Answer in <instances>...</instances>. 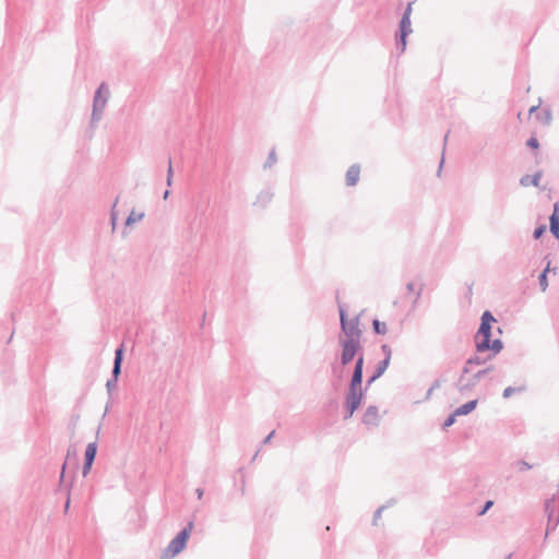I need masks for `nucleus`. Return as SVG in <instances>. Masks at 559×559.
<instances>
[{
	"label": "nucleus",
	"instance_id": "nucleus-1",
	"mask_svg": "<svg viewBox=\"0 0 559 559\" xmlns=\"http://www.w3.org/2000/svg\"><path fill=\"white\" fill-rule=\"evenodd\" d=\"M493 322H496V318L492 313L489 310L484 311L474 336L477 353L490 352V356H496L503 349V342L500 338L491 340Z\"/></svg>",
	"mask_w": 559,
	"mask_h": 559
},
{
	"label": "nucleus",
	"instance_id": "nucleus-2",
	"mask_svg": "<svg viewBox=\"0 0 559 559\" xmlns=\"http://www.w3.org/2000/svg\"><path fill=\"white\" fill-rule=\"evenodd\" d=\"M493 369L495 367L492 365H489L483 369L477 370L476 372L472 371L471 373H463L462 371L460 378L454 383V386L461 394L471 392L475 388V385L480 381V379L487 376Z\"/></svg>",
	"mask_w": 559,
	"mask_h": 559
},
{
	"label": "nucleus",
	"instance_id": "nucleus-3",
	"mask_svg": "<svg viewBox=\"0 0 559 559\" xmlns=\"http://www.w3.org/2000/svg\"><path fill=\"white\" fill-rule=\"evenodd\" d=\"M341 330L345 334V338L360 340L361 330L359 329V316L348 319L347 311L344 307H338Z\"/></svg>",
	"mask_w": 559,
	"mask_h": 559
},
{
	"label": "nucleus",
	"instance_id": "nucleus-4",
	"mask_svg": "<svg viewBox=\"0 0 559 559\" xmlns=\"http://www.w3.org/2000/svg\"><path fill=\"white\" fill-rule=\"evenodd\" d=\"M338 343L342 349L340 361L346 366L349 365L362 349L360 340L340 337Z\"/></svg>",
	"mask_w": 559,
	"mask_h": 559
},
{
	"label": "nucleus",
	"instance_id": "nucleus-5",
	"mask_svg": "<svg viewBox=\"0 0 559 559\" xmlns=\"http://www.w3.org/2000/svg\"><path fill=\"white\" fill-rule=\"evenodd\" d=\"M193 522L190 521L168 544L166 551L173 557L180 554L187 546V542L190 538L193 530Z\"/></svg>",
	"mask_w": 559,
	"mask_h": 559
},
{
	"label": "nucleus",
	"instance_id": "nucleus-6",
	"mask_svg": "<svg viewBox=\"0 0 559 559\" xmlns=\"http://www.w3.org/2000/svg\"><path fill=\"white\" fill-rule=\"evenodd\" d=\"M412 22L407 16H402L399 23V31L395 35L396 48L403 53L407 45V36L412 34Z\"/></svg>",
	"mask_w": 559,
	"mask_h": 559
},
{
	"label": "nucleus",
	"instance_id": "nucleus-7",
	"mask_svg": "<svg viewBox=\"0 0 559 559\" xmlns=\"http://www.w3.org/2000/svg\"><path fill=\"white\" fill-rule=\"evenodd\" d=\"M364 399V390L362 389H355V388H348L346 395H345V408L346 411H350V413H355Z\"/></svg>",
	"mask_w": 559,
	"mask_h": 559
},
{
	"label": "nucleus",
	"instance_id": "nucleus-8",
	"mask_svg": "<svg viewBox=\"0 0 559 559\" xmlns=\"http://www.w3.org/2000/svg\"><path fill=\"white\" fill-rule=\"evenodd\" d=\"M483 353H475L471 356L464 364L463 373H471L473 371V366H483L486 365L488 360L493 358L495 356H490V353L487 356H481Z\"/></svg>",
	"mask_w": 559,
	"mask_h": 559
},
{
	"label": "nucleus",
	"instance_id": "nucleus-9",
	"mask_svg": "<svg viewBox=\"0 0 559 559\" xmlns=\"http://www.w3.org/2000/svg\"><path fill=\"white\" fill-rule=\"evenodd\" d=\"M109 91L106 88V84L102 83L95 92L93 99V107L98 109H105Z\"/></svg>",
	"mask_w": 559,
	"mask_h": 559
},
{
	"label": "nucleus",
	"instance_id": "nucleus-10",
	"mask_svg": "<svg viewBox=\"0 0 559 559\" xmlns=\"http://www.w3.org/2000/svg\"><path fill=\"white\" fill-rule=\"evenodd\" d=\"M345 367L346 365H343L341 361L337 360L331 362L332 384L334 388H337V385L343 381L345 374Z\"/></svg>",
	"mask_w": 559,
	"mask_h": 559
},
{
	"label": "nucleus",
	"instance_id": "nucleus-11",
	"mask_svg": "<svg viewBox=\"0 0 559 559\" xmlns=\"http://www.w3.org/2000/svg\"><path fill=\"white\" fill-rule=\"evenodd\" d=\"M124 347L123 344L119 345L115 350L114 366L111 369V377L114 379H119L121 373V365L123 361Z\"/></svg>",
	"mask_w": 559,
	"mask_h": 559
},
{
	"label": "nucleus",
	"instance_id": "nucleus-12",
	"mask_svg": "<svg viewBox=\"0 0 559 559\" xmlns=\"http://www.w3.org/2000/svg\"><path fill=\"white\" fill-rule=\"evenodd\" d=\"M549 229L552 236L559 240V203L554 204V211L549 217Z\"/></svg>",
	"mask_w": 559,
	"mask_h": 559
},
{
	"label": "nucleus",
	"instance_id": "nucleus-13",
	"mask_svg": "<svg viewBox=\"0 0 559 559\" xmlns=\"http://www.w3.org/2000/svg\"><path fill=\"white\" fill-rule=\"evenodd\" d=\"M555 502V498L548 499L545 502V511L548 514V526H547V534L550 530H555L557 524L559 523V515L556 520H554V513H555V507L552 506Z\"/></svg>",
	"mask_w": 559,
	"mask_h": 559
},
{
	"label": "nucleus",
	"instance_id": "nucleus-14",
	"mask_svg": "<svg viewBox=\"0 0 559 559\" xmlns=\"http://www.w3.org/2000/svg\"><path fill=\"white\" fill-rule=\"evenodd\" d=\"M362 423L368 426H376L378 424V407L370 405L367 407L362 415Z\"/></svg>",
	"mask_w": 559,
	"mask_h": 559
},
{
	"label": "nucleus",
	"instance_id": "nucleus-15",
	"mask_svg": "<svg viewBox=\"0 0 559 559\" xmlns=\"http://www.w3.org/2000/svg\"><path fill=\"white\" fill-rule=\"evenodd\" d=\"M388 367L389 365L386 360H380L377 364L372 376L368 378L365 390H367L377 379H379L385 372Z\"/></svg>",
	"mask_w": 559,
	"mask_h": 559
},
{
	"label": "nucleus",
	"instance_id": "nucleus-16",
	"mask_svg": "<svg viewBox=\"0 0 559 559\" xmlns=\"http://www.w3.org/2000/svg\"><path fill=\"white\" fill-rule=\"evenodd\" d=\"M360 166L358 164L352 165L346 171V185L348 187L355 186L359 180Z\"/></svg>",
	"mask_w": 559,
	"mask_h": 559
},
{
	"label": "nucleus",
	"instance_id": "nucleus-17",
	"mask_svg": "<svg viewBox=\"0 0 559 559\" xmlns=\"http://www.w3.org/2000/svg\"><path fill=\"white\" fill-rule=\"evenodd\" d=\"M542 176H543V173L540 170L535 173L534 175H524L520 179V185L523 187H528V186L538 187Z\"/></svg>",
	"mask_w": 559,
	"mask_h": 559
},
{
	"label": "nucleus",
	"instance_id": "nucleus-18",
	"mask_svg": "<svg viewBox=\"0 0 559 559\" xmlns=\"http://www.w3.org/2000/svg\"><path fill=\"white\" fill-rule=\"evenodd\" d=\"M477 404H478L477 400L468 401V402L464 403L463 405L459 406L455 409V412L459 416L468 415L477 407Z\"/></svg>",
	"mask_w": 559,
	"mask_h": 559
},
{
	"label": "nucleus",
	"instance_id": "nucleus-19",
	"mask_svg": "<svg viewBox=\"0 0 559 559\" xmlns=\"http://www.w3.org/2000/svg\"><path fill=\"white\" fill-rule=\"evenodd\" d=\"M556 267L552 269V272L556 273ZM551 269H550V261H548L546 267L542 271V273L539 274L538 276V283H539V287L542 289V292H545L548 287V278H547V274L548 272H550Z\"/></svg>",
	"mask_w": 559,
	"mask_h": 559
},
{
	"label": "nucleus",
	"instance_id": "nucleus-20",
	"mask_svg": "<svg viewBox=\"0 0 559 559\" xmlns=\"http://www.w3.org/2000/svg\"><path fill=\"white\" fill-rule=\"evenodd\" d=\"M364 372L353 370L348 388L362 389Z\"/></svg>",
	"mask_w": 559,
	"mask_h": 559
},
{
	"label": "nucleus",
	"instance_id": "nucleus-21",
	"mask_svg": "<svg viewBox=\"0 0 559 559\" xmlns=\"http://www.w3.org/2000/svg\"><path fill=\"white\" fill-rule=\"evenodd\" d=\"M97 454V442H90L85 449L84 461L94 463Z\"/></svg>",
	"mask_w": 559,
	"mask_h": 559
},
{
	"label": "nucleus",
	"instance_id": "nucleus-22",
	"mask_svg": "<svg viewBox=\"0 0 559 559\" xmlns=\"http://www.w3.org/2000/svg\"><path fill=\"white\" fill-rule=\"evenodd\" d=\"M273 198V193L270 190H263L257 197L254 204H259L262 207L266 206Z\"/></svg>",
	"mask_w": 559,
	"mask_h": 559
},
{
	"label": "nucleus",
	"instance_id": "nucleus-23",
	"mask_svg": "<svg viewBox=\"0 0 559 559\" xmlns=\"http://www.w3.org/2000/svg\"><path fill=\"white\" fill-rule=\"evenodd\" d=\"M526 384L523 383L519 386H507L502 392L503 399H510L514 393H523L526 391Z\"/></svg>",
	"mask_w": 559,
	"mask_h": 559
},
{
	"label": "nucleus",
	"instance_id": "nucleus-24",
	"mask_svg": "<svg viewBox=\"0 0 559 559\" xmlns=\"http://www.w3.org/2000/svg\"><path fill=\"white\" fill-rule=\"evenodd\" d=\"M372 330L376 334L384 335L388 331L385 322L378 319L372 320Z\"/></svg>",
	"mask_w": 559,
	"mask_h": 559
},
{
	"label": "nucleus",
	"instance_id": "nucleus-25",
	"mask_svg": "<svg viewBox=\"0 0 559 559\" xmlns=\"http://www.w3.org/2000/svg\"><path fill=\"white\" fill-rule=\"evenodd\" d=\"M144 217V213H135V211H132L129 216L127 217L126 222H124V226L126 227H129L131 226L132 224H134L135 222H140L142 218Z\"/></svg>",
	"mask_w": 559,
	"mask_h": 559
},
{
	"label": "nucleus",
	"instance_id": "nucleus-26",
	"mask_svg": "<svg viewBox=\"0 0 559 559\" xmlns=\"http://www.w3.org/2000/svg\"><path fill=\"white\" fill-rule=\"evenodd\" d=\"M355 365L353 370H358L359 372H364V364H365V357H364V350L355 357Z\"/></svg>",
	"mask_w": 559,
	"mask_h": 559
},
{
	"label": "nucleus",
	"instance_id": "nucleus-27",
	"mask_svg": "<svg viewBox=\"0 0 559 559\" xmlns=\"http://www.w3.org/2000/svg\"><path fill=\"white\" fill-rule=\"evenodd\" d=\"M173 177H174V168L171 158L168 159V168H167V176H166V185L170 187L173 185Z\"/></svg>",
	"mask_w": 559,
	"mask_h": 559
},
{
	"label": "nucleus",
	"instance_id": "nucleus-28",
	"mask_svg": "<svg viewBox=\"0 0 559 559\" xmlns=\"http://www.w3.org/2000/svg\"><path fill=\"white\" fill-rule=\"evenodd\" d=\"M457 416H459V415L456 414V412H455V411H454L452 414H450V415L445 418V420L443 421V424H442V428H443V429H447V428L451 427V426L455 423V420H456V417H457Z\"/></svg>",
	"mask_w": 559,
	"mask_h": 559
},
{
	"label": "nucleus",
	"instance_id": "nucleus-29",
	"mask_svg": "<svg viewBox=\"0 0 559 559\" xmlns=\"http://www.w3.org/2000/svg\"><path fill=\"white\" fill-rule=\"evenodd\" d=\"M118 386V379L109 378L106 382V389L109 395H111L112 391Z\"/></svg>",
	"mask_w": 559,
	"mask_h": 559
},
{
	"label": "nucleus",
	"instance_id": "nucleus-30",
	"mask_svg": "<svg viewBox=\"0 0 559 559\" xmlns=\"http://www.w3.org/2000/svg\"><path fill=\"white\" fill-rule=\"evenodd\" d=\"M276 163V154H275V151L272 150L270 153H269V156L264 163V168H270L272 167L274 164Z\"/></svg>",
	"mask_w": 559,
	"mask_h": 559
},
{
	"label": "nucleus",
	"instance_id": "nucleus-31",
	"mask_svg": "<svg viewBox=\"0 0 559 559\" xmlns=\"http://www.w3.org/2000/svg\"><path fill=\"white\" fill-rule=\"evenodd\" d=\"M381 350L384 354V358L382 360H386L388 365H390L391 356H392V349L388 344H383L381 346Z\"/></svg>",
	"mask_w": 559,
	"mask_h": 559
},
{
	"label": "nucleus",
	"instance_id": "nucleus-32",
	"mask_svg": "<svg viewBox=\"0 0 559 559\" xmlns=\"http://www.w3.org/2000/svg\"><path fill=\"white\" fill-rule=\"evenodd\" d=\"M526 146L532 148V150H538L539 148V142H538L537 138L536 136H531L526 141Z\"/></svg>",
	"mask_w": 559,
	"mask_h": 559
},
{
	"label": "nucleus",
	"instance_id": "nucleus-33",
	"mask_svg": "<svg viewBox=\"0 0 559 559\" xmlns=\"http://www.w3.org/2000/svg\"><path fill=\"white\" fill-rule=\"evenodd\" d=\"M546 231V225H539L537 226L534 231H533V238L534 239H539L544 233Z\"/></svg>",
	"mask_w": 559,
	"mask_h": 559
},
{
	"label": "nucleus",
	"instance_id": "nucleus-34",
	"mask_svg": "<svg viewBox=\"0 0 559 559\" xmlns=\"http://www.w3.org/2000/svg\"><path fill=\"white\" fill-rule=\"evenodd\" d=\"M516 466L519 467V471L520 472H525V471H528L533 467L532 464H530L528 462L524 461V460H520L516 462Z\"/></svg>",
	"mask_w": 559,
	"mask_h": 559
},
{
	"label": "nucleus",
	"instance_id": "nucleus-35",
	"mask_svg": "<svg viewBox=\"0 0 559 559\" xmlns=\"http://www.w3.org/2000/svg\"><path fill=\"white\" fill-rule=\"evenodd\" d=\"M103 112H104V109L96 110V108L93 107V110H92V122L99 121L102 119V117H103Z\"/></svg>",
	"mask_w": 559,
	"mask_h": 559
},
{
	"label": "nucleus",
	"instance_id": "nucleus-36",
	"mask_svg": "<svg viewBox=\"0 0 559 559\" xmlns=\"http://www.w3.org/2000/svg\"><path fill=\"white\" fill-rule=\"evenodd\" d=\"M93 464L94 463H92V462L84 461L83 467H82V474L84 477L87 476V474L91 472Z\"/></svg>",
	"mask_w": 559,
	"mask_h": 559
},
{
	"label": "nucleus",
	"instance_id": "nucleus-37",
	"mask_svg": "<svg viewBox=\"0 0 559 559\" xmlns=\"http://www.w3.org/2000/svg\"><path fill=\"white\" fill-rule=\"evenodd\" d=\"M493 506V501L487 500L483 507V509L478 512V515H484L491 507Z\"/></svg>",
	"mask_w": 559,
	"mask_h": 559
},
{
	"label": "nucleus",
	"instance_id": "nucleus-38",
	"mask_svg": "<svg viewBox=\"0 0 559 559\" xmlns=\"http://www.w3.org/2000/svg\"><path fill=\"white\" fill-rule=\"evenodd\" d=\"M413 3L414 2H408L402 16H407L408 19H411V15H412V11H413Z\"/></svg>",
	"mask_w": 559,
	"mask_h": 559
},
{
	"label": "nucleus",
	"instance_id": "nucleus-39",
	"mask_svg": "<svg viewBox=\"0 0 559 559\" xmlns=\"http://www.w3.org/2000/svg\"><path fill=\"white\" fill-rule=\"evenodd\" d=\"M384 508H385V507H384V506H382V507H380V508H378V509L376 510V512H374V514H373V524H374V525L377 524L378 520L381 518V513H382V511L384 510Z\"/></svg>",
	"mask_w": 559,
	"mask_h": 559
},
{
	"label": "nucleus",
	"instance_id": "nucleus-40",
	"mask_svg": "<svg viewBox=\"0 0 559 559\" xmlns=\"http://www.w3.org/2000/svg\"><path fill=\"white\" fill-rule=\"evenodd\" d=\"M550 120H551V112H550V110H545L544 111V119H543L544 123L548 124L550 122Z\"/></svg>",
	"mask_w": 559,
	"mask_h": 559
},
{
	"label": "nucleus",
	"instance_id": "nucleus-41",
	"mask_svg": "<svg viewBox=\"0 0 559 559\" xmlns=\"http://www.w3.org/2000/svg\"><path fill=\"white\" fill-rule=\"evenodd\" d=\"M274 435H275V430H272V431H271V432H270V433L264 438V440H263V442H262V443H263V444H267V443L271 441V439L273 438V436H274Z\"/></svg>",
	"mask_w": 559,
	"mask_h": 559
},
{
	"label": "nucleus",
	"instance_id": "nucleus-42",
	"mask_svg": "<svg viewBox=\"0 0 559 559\" xmlns=\"http://www.w3.org/2000/svg\"><path fill=\"white\" fill-rule=\"evenodd\" d=\"M414 289H415V285H414V283H413V282H409V283H407V284H406V290H407L408 293H413V292H414Z\"/></svg>",
	"mask_w": 559,
	"mask_h": 559
},
{
	"label": "nucleus",
	"instance_id": "nucleus-43",
	"mask_svg": "<svg viewBox=\"0 0 559 559\" xmlns=\"http://www.w3.org/2000/svg\"><path fill=\"white\" fill-rule=\"evenodd\" d=\"M423 289H424V284H420V286H419L418 290L416 292V297H417V299H419V298H420L421 293H423Z\"/></svg>",
	"mask_w": 559,
	"mask_h": 559
},
{
	"label": "nucleus",
	"instance_id": "nucleus-44",
	"mask_svg": "<svg viewBox=\"0 0 559 559\" xmlns=\"http://www.w3.org/2000/svg\"><path fill=\"white\" fill-rule=\"evenodd\" d=\"M66 467H67V463H64V464L62 465V471H61V474H60V481H62V480H63V478H64Z\"/></svg>",
	"mask_w": 559,
	"mask_h": 559
},
{
	"label": "nucleus",
	"instance_id": "nucleus-45",
	"mask_svg": "<svg viewBox=\"0 0 559 559\" xmlns=\"http://www.w3.org/2000/svg\"><path fill=\"white\" fill-rule=\"evenodd\" d=\"M195 492H197L198 499H201L203 497L204 491L202 488H197Z\"/></svg>",
	"mask_w": 559,
	"mask_h": 559
},
{
	"label": "nucleus",
	"instance_id": "nucleus-46",
	"mask_svg": "<svg viewBox=\"0 0 559 559\" xmlns=\"http://www.w3.org/2000/svg\"><path fill=\"white\" fill-rule=\"evenodd\" d=\"M354 413H350V411H346L345 409V415H344V419H348L353 416Z\"/></svg>",
	"mask_w": 559,
	"mask_h": 559
},
{
	"label": "nucleus",
	"instance_id": "nucleus-47",
	"mask_svg": "<svg viewBox=\"0 0 559 559\" xmlns=\"http://www.w3.org/2000/svg\"><path fill=\"white\" fill-rule=\"evenodd\" d=\"M438 385H439V382H438V381H436V382L432 384V386L429 389V391H428V395H430V393L432 392V390H433L435 388H437Z\"/></svg>",
	"mask_w": 559,
	"mask_h": 559
},
{
	"label": "nucleus",
	"instance_id": "nucleus-48",
	"mask_svg": "<svg viewBox=\"0 0 559 559\" xmlns=\"http://www.w3.org/2000/svg\"><path fill=\"white\" fill-rule=\"evenodd\" d=\"M75 453V450L72 451V448L70 447L68 449V453H67V456L69 457L71 454H74Z\"/></svg>",
	"mask_w": 559,
	"mask_h": 559
},
{
	"label": "nucleus",
	"instance_id": "nucleus-49",
	"mask_svg": "<svg viewBox=\"0 0 559 559\" xmlns=\"http://www.w3.org/2000/svg\"><path fill=\"white\" fill-rule=\"evenodd\" d=\"M69 506H70V497H68L66 504H64L66 511L69 509Z\"/></svg>",
	"mask_w": 559,
	"mask_h": 559
},
{
	"label": "nucleus",
	"instance_id": "nucleus-50",
	"mask_svg": "<svg viewBox=\"0 0 559 559\" xmlns=\"http://www.w3.org/2000/svg\"><path fill=\"white\" fill-rule=\"evenodd\" d=\"M169 193H170L169 190H166L163 194V199L166 200L168 198Z\"/></svg>",
	"mask_w": 559,
	"mask_h": 559
},
{
	"label": "nucleus",
	"instance_id": "nucleus-51",
	"mask_svg": "<svg viewBox=\"0 0 559 559\" xmlns=\"http://www.w3.org/2000/svg\"><path fill=\"white\" fill-rule=\"evenodd\" d=\"M111 222H112V225L115 226V223H116V215H115V213H114V212L111 213Z\"/></svg>",
	"mask_w": 559,
	"mask_h": 559
},
{
	"label": "nucleus",
	"instance_id": "nucleus-52",
	"mask_svg": "<svg viewBox=\"0 0 559 559\" xmlns=\"http://www.w3.org/2000/svg\"><path fill=\"white\" fill-rule=\"evenodd\" d=\"M442 165H443V158H442V159H441V162H440V166H439L438 175H440V171H441V169H442Z\"/></svg>",
	"mask_w": 559,
	"mask_h": 559
},
{
	"label": "nucleus",
	"instance_id": "nucleus-53",
	"mask_svg": "<svg viewBox=\"0 0 559 559\" xmlns=\"http://www.w3.org/2000/svg\"><path fill=\"white\" fill-rule=\"evenodd\" d=\"M419 299H417V297H415L414 301H413V307L415 308L417 302H418Z\"/></svg>",
	"mask_w": 559,
	"mask_h": 559
},
{
	"label": "nucleus",
	"instance_id": "nucleus-54",
	"mask_svg": "<svg viewBox=\"0 0 559 559\" xmlns=\"http://www.w3.org/2000/svg\"><path fill=\"white\" fill-rule=\"evenodd\" d=\"M536 109H537V107H536V106H533V107H531L530 112L532 114V112H534Z\"/></svg>",
	"mask_w": 559,
	"mask_h": 559
},
{
	"label": "nucleus",
	"instance_id": "nucleus-55",
	"mask_svg": "<svg viewBox=\"0 0 559 559\" xmlns=\"http://www.w3.org/2000/svg\"><path fill=\"white\" fill-rule=\"evenodd\" d=\"M512 558V554H509L504 559H511Z\"/></svg>",
	"mask_w": 559,
	"mask_h": 559
}]
</instances>
